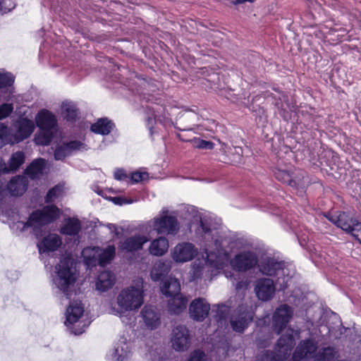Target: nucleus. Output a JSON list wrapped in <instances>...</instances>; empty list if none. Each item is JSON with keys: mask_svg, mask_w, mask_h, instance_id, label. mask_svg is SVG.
Instances as JSON below:
<instances>
[{"mask_svg": "<svg viewBox=\"0 0 361 361\" xmlns=\"http://www.w3.org/2000/svg\"><path fill=\"white\" fill-rule=\"evenodd\" d=\"M132 356L130 343L126 339H120L106 354L109 361H128Z\"/></svg>", "mask_w": 361, "mask_h": 361, "instance_id": "nucleus-14", "label": "nucleus"}, {"mask_svg": "<svg viewBox=\"0 0 361 361\" xmlns=\"http://www.w3.org/2000/svg\"><path fill=\"white\" fill-rule=\"evenodd\" d=\"M46 161L39 158L34 160L26 169V173L31 178H38L46 170Z\"/></svg>", "mask_w": 361, "mask_h": 361, "instance_id": "nucleus-28", "label": "nucleus"}, {"mask_svg": "<svg viewBox=\"0 0 361 361\" xmlns=\"http://www.w3.org/2000/svg\"><path fill=\"white\" fill-rule=\"evenodd\" d=\"M188 361H207L205 354L200 350H196L193 352Z\"/></svg>", "mask_w": 361, "mask_h": 361, "instance_id": "nucleus-45", "label": "nucleus"}, {"mask_svg": "<svg viewBox=\"0 0 361 361\" xmlns=\"http://www.w3.org/2000/svg\"><path fill=\"white\" fill-rule=\"evenodd\" d=\"M293 347V337L288 333L287 339L284 336L279 338L274 353H262L259 355L257 360L258 361H283L290 355Z\"/></svg>", "mask_w": 361, "mask_h": 361, "instance_id": "nucleus-9", "label": "nucleus"}, {"mask_svg": "<svg viewBox=\"0 0 361 361\" xmlns=\"http://www.w3.org/2000/svg\"><path fill=\"white\" fill-rule=\"evenodd\" d=\"M275 176L277 179L283 183L290 184L292 182L291 175L285 170H278L275 172Z\"/></svg>", "mask_w": 361, "mask_h": 361, "instance_id": "nucleus-40", "label": "nucleus"}, {"mask_svg": "<svg viewBox=\"0 0 361 361\" xmlns=\"http://www.w3.org/2000/svg\"><path fill=\"white\" fill-rule=\"evenodd\" d=\"M63 193V188L62 185H56L51 188L47 193L46 197L47 202H53Z\"/></svg>", "mask_w": 361, "mask_h": 361, "instance_id": "nucleus-37", "label": "nucleus"}, {"mask_svg": "<svg viewBox=\"0 0 361 361\" xmlns=\"http://www.w3.org/2000/svg\"><path fill=\"white\" fill-rule=\"evenodd\" d=\"M13 109L11 104H4L0 106V120L6 118Z\"/></svg>", "mask_w": 361, "mask_h": 361, "instance_id": "nucleus-41", "label": "nucleus"}, {"mask_svg": "<svg viewBox=\"0 0 361 361\" xmlns=\"http://www.w3.org/2000/svg\"><path fill=\"white\" fill-rule=\"evenodd\" d=\"M187 304V298L183 295H178L169 301V310L174 314H180L185 310Z\"/></svg>", "mask_w": 361, "mask_h": 361, "instance_id": "nucleus-31", "label": "nucleus"}, {"mask_svg": "<svg viewBox=\"0 0 361 361\" xmlns=\"http://www.w3.org/2000/svg\"><path fill=\"white\" fill-rule=\"evenodd\" d=\"M293 315V311L290 307L286 305H281L274 311L272 316V326L276 334H281L286 329V334L281 336H284L287 339V336L290 333L294 341V331L291 329H287V324L290 322ZM295 343L293 342V345Z\"/></svg>", "mask_w": 361, "mask_h": 361, "instance_id": "nucleus-10", "label": "nucleus"}, {"mask_svg": "<svg viewBox=\"0 0 361 361\" xmlns=\"http://www.w3.org/2000/svg\"><path fill=\"white\" fill-rule=\"evenodd\" d=\"M39 131L35 137L37 145H48L56 131L57 121L56 116L47 109L40 110L35 117Z\"/></svg>", "mask_w": 361, "mask_h": 361, "instance_id": "nucleus-6", "label": "nucleus"}, {"mask_svg": "<svg viewBox=\"0 0 361 361\" xmlns=\"http://www.w3.org/2000/svg\"><path fill=\"white\" fill-rule=\"evenodd\" d=\"M59 209L54 205L44 207L42 209L34 212L25 224L23 229L27 227L32 228L34 231L38 230L41 226L47 225L59 216Z\"/></svg>", "mask_w": 361, "mask_h": 361, "instance_id": "nucleus-8", "label": "nucleus"}, {"mask_svg": "<svg viewBox=\"0 0 361 361\" xmlns=\"http://www.w3.org/2000/svg\"><path fill=\"white\" fill-rule=\"evenodd\" d=\"M235 287H236L237 289H240L241 288L243 287V285L242 283H238L236 284Z\"/></svg>", "mask_w": 361, "mask_h": 361, "instance_id": "nucleus-52", "label": "nucleus"}, {"mask_svg": "<svg viewBox=\"0 0 361 361\" xmlns=\"http://www.w3.org/2000/svg\"><path fill=\"white\" fill-rule=\"evenodd\" d=\"M85 148V145L79 141H72L68 143L59 145L54 151V159L56 160H63L66 157Z\"/></svg>", "mask_w": 361, "mask_h": 361, "instance_id": "nucleus-18", "label": "nucleus"}, {"mask_svg": "<svg viewBox=\"0 0 361 361\" xmlns=\"http://www.w3.org/2000/svg\"><path fill=\"white\" fill-rule=\"evenodd\" d=\"M99 247H87L82 251V255L84 258V262L87 266H94L97 262L99 263Z\"/></svg>", "mask_w": 361, "mask_h": 361, "instance_id": "nucleus-32", "label": "nucleus"}, {"mask_svg": "<svg viewBox=\"0 0 361 361\" xmlns=\"http://www.w3.org/2000/svg\"><path fill=\"white\" fill-rule=\"evenodd\" d=\"M142 284L143 281L141 279L135 286L121 290L116 296L117 307L111 306L110 312L121 316L126 312L137 310L144 302Z\"/></svg>", "mask_w": 361, "mask_h": 361, "instance_id": "nucleus-2", "label": "nucleus"}, {"mask_svg": "<svg viewBox=\"0 0 361 361\" xmlns=\"http://www.w3.org/2000/svg\"><path fill=\"white\" fill-rule=\"evenodd\" d=\"M115 247L114 245H108L104 249H100L99 252V264L104 266L109 263L110 261L114 257Z\"/></svg>", "mask_w": 361, "mask_h": 361, "instance_id": "nucleus-35", "label": "nucleus"}, {"mask_svg": "<svg viewBox=\"0 0 361 361\" xmlns=\"http://www.w3.org/2000/svg\"><path fill=\"white\" fill-rule=\"evenodd\" d=\"M164 268V264L162 262L156 263L151 271V278L154 281L160 280L164 274L162 269Z\"/></svg>", "mask_w": 361, "mask_h": 361, "instance_id": "nucleus-38", "label": "nucleus"}, {"mask_svg": "<svg viewBox=\"0 0 361 361\" xmlns=\"http://www.w3.org/2000/svg\"><path fill=\"white\" fill-rule=\"evenodd\" d=\"M169 247L168 239L164 236H159L151 241L148 251L152 255L161 257L167 252Z\"/></svg>", "mask_w": 361, "mask_h": 361, "instance_id": "nucleus-24", "label": "nucleus"}, {"mask_svg": "<svg viewBox=\"0 0 361 361\" xmlns=\"http://www.w3.org/2000/svg\"><path fill=\"white\" fill-rule=\"evenodd\" d=\"M14 4L11 0H0V12L6 13L14 8Z\"/></svg>", "mask_w": 361, "mask_h": 361, "instance_id": "nucleus-43", "label": "nucleus"}, {"mask_svg": "<svg viewBox=\"0 0 361 361\" xmlns=\"http://www.w3.org/2000/svg\"><path fill=\"white\" fill-rule=\"evenodd\" d=\"M180 229L177 218L166 208L149 221L141 224L140 230L149 235L153 231L157 234L175 235Z\"/></svg>", "mask_w": 361, "mask_h": 361, "instance_id": "nucleus-3", "label": "nucleus"}, {"mask_svg": "<svg viewBox=\"0 0 361 361\" xmlns=\"http://www.w3.org/2000/svg\"><path fill=\"white\" fill-rule=\"evenodd\" d=\"M197 254V247L189 242L178 243L171 250L170 252L173 261L178 264L188 262L196 257Z\"/></svg>", "mask_w": 361, "mask_h": 361, "instance_id": "nucleus-11", "label": "nucleus"}, {"mask_svg": "<svg viewBox=\"0 0 361 361\" xmlns=\"http://www.w3.org/2000/svg\"><path fill=\"white\" fill-rule=\"evenodd\" d=\"M61 245L62 239L59 235L49 233L37 243V247L39 253H47L56 251Z\"/></svg>", "mask_w": 361, "mask_h": 361, "instance_id": "nucleus-20", "label": "nucleus"}, {"mask_svg": "<svg viewBox=\"0 0 361 361\" xmlns=\"http://www.w3.org/2000/svg\"><path fill=\"white\" fill-rule=\"evenodd\" d=\"M180 285L178 279L175 278L170 277L166 279L161 288V293L166 295V297L173 298L176 297L178 295H181L180 293Z\"/></svg>", "mask_w": 361, "mask_h": 361, "instance_id": "nucleus-27", "label": "nucleus"}, {"mask_svg": "<svg viewBox=\"0 0 361 361\" xmlns=\"http://www.w3.org/2000/svg\"><path fill=\"white\" fill-rule=\"evenodd\" d=\"M253 312L247 307H240L231 316L230 323L233 331L241 333L252 321Z\"/></svg>", "mask_w": 361, "mask_h": 361, "instance_id": "nucleus-12", "label": "nucleus"}, {"mask_svg": "<svg viewBox=\"0 0 361 361\" xmlns=\"http://www.w3.org/2000/svg\"><path fill=\"white\" fill-rule=\"evenodd\" d=\"M24 161L25 155L22 152L13 153L7 164L0 159V173L16 171Z\"/></svg>", "mask_w": 361, "mask_h": 361, "instance_id": "nucleus-23", "label": "nucleus"}, {"mask_svg": "<svg viewBox=\"0 0 361 361\" xmlns=\"http://www.w3.org/2000/svg\"><path fill=\"white\" fill-rule=\"evenodd\" d=\"M114 178L118 180H126V181H127L129 179L128 176L122 169H117L114 172Z\"/></svg>", "mask_w": 361, "mask_h": 361, "instance_id": "nucleus-46", "label": "nucleus"}, {"mask_svg": "<svg viewBox=\"0 0 361 361\" xmlns=\"http://www.w3.org/2000/svg\"><path fill=\"white\" fill-rule=\"evenodd\" d=\"M353 236L361 243V229L359 232L353 233Z\"/></svg>", "mask_w": 361, "mask_h": 361, "instance_id": "nucleus-50", "label": "nucleus"}, {"mask_svg": "<svg viewBox=\"0 0 361 361\" xmlns=\"http://www.w3.org/2000/svg\"><path fill=\"white\" fill-rule=\"evenodd\" d=\"M35 128L34 122L27 118H20L10 128L0 123V147L6 144L18 143L28 138Z\"/></svg>", "mask_w": 361, "mask_h": 361, "instance_id": "nucleus-4", "label": "nucleus"}, {"mask_svg": "<svg viewBox=\"0 0 361 361\" xmlns=\"http://www.w3.org/2000/svg\"><path fill=\"white\" fill-rule=\"evenodd\" d=\"M148 178V174L146 172L136 171L131 174L130 180L133 183H138Z\"/></svg>", "mask_w": 361, "mask_h": 361, "instance_id": "nucleus-44", "label": "nucleus"}, {"mask_svg": "<svg viewBox=\"0 0 361 361\" xmlns=\"http://www.w3.org/2000/svg\"><path fill=\"white\" fill-rule=\"evenodd\" d=\"M112 200L116 204H119V205H122L123 204H129V203L133 202L132 200H127L126 199H124L122 197H114L112 199Z\"/></svg>", "mask_w": 361, "mask_h": 361, "instance_id": "nucleus-48", "label": "nucleus"}, {"mask_svg": "<svg viewBox=\"0 0 361 361\" xmlns=\"http://www.w3.org/2000/svg\"><path fill=\"white\" fill-rule=\"evenodd\" d=\"M145 326L150 330L157 329L161 324V313L153 306L147 305L141 311Z\"/></svg>", "mask_w": 361, "mask_h": 361, "instance_id": "nucleus-16", "label": "nucleus"}, {"mask_svg": "<svg viewBox=\"0 0 361 361\" xmlns=\"http://www.w3.org/2000/svg\"><path fill=\"white\" fill-rule=\"evenodd\" d=\"M243 152L242 148L240 147H234V153L236 156H234V157L231 159L232 162L234 164H238L240 162V155Z\"/></svg>", "mask_w": 361, "mask_h": 361, "instance_id": "nucleus-47", "label": "nucleus"}, {"mask_svg": "<svg viewBox=\"0 0 361 361\" xmlns=\"http://www.w3.org/2000/svg\"><path fill=\"white\" fill-rule=\"evenodd\" d=\"M147 235V234H135L124 240L120 247L127 252L141 250L143 245L149 241Z\"/></svg>", "mask_w": 361, "mask_h": 361, "instance_id": "nucleus-22", "label": "nucleus"}, {"mask_svg": "<svg viewBox=\"0 0 361 361\" xmlns=\"http://www.w3.org/2000/svg\"><path fill=\"white\" fill-rule=\"evenodd\" d=\"M254 1L255 0H235V3L236 4H242V3H244L245 1L252 2Z\"/></svg>", "mask_w": 361, "mask_h": 361, "instance_id": "nucleus-51", "label": "nucleus"}, {"mask_svg": "<svg viewBox=\"0 0 361 361\" xmlns=\"http://www.w3.org/2000/svg\"><path fill=\"white\" fill-rule=\"evenodd\" d=\"M194 144L195 146H196L197 148L200 149H213L214 148V143L210 141H206L201 139H195L194 140Z\"/></svg>", "mask_w": 361, "mask_h": 361, "instance_id": "nucleus-42", "label": "nucleus"}, {"mask_svg": "<svg viewBox=\"0 0 361 361\" xmlns=\"http://www.w3.org/2000/svg\"><path fill=\"white\" fill-rule=\"evenodd\" d=\"M153 121V119L152 118H148L147 119V122H148V125L149 126Z\"/></svg>", "mask_w": 361, "mask_h": 361, "instance_id": "nucleus-53", "label": "nucleus"}, {"mask_svg": "<svg viewBox=\"0 0 361 361\" xmlns=\"http://www.w3.org/2000/svg\"><path fill=\"white\" fill-rule=\"evenodd\" d=\"M108 228L111 232H114L116 235H118V228L115 224H108Z\"/></svg>", "mask_w": 361, "mask_h": 361, "instance_id": "nucleus-49", "label": "nucleus"}, {"mask_svg": "<svg viewBox=\"0 0 361 361\" xmlns=\"http://www.w3.org/2000/svg\"><path fill=\"white\" fill-rule=\"evenodd\" d=\"M90 322L84 315V307L80 301L72 302L66 312L65 325L75 335L85 331Z\"/></svg>", "mask_w": 361, "mask_h": 361, "instance_id": "nucleus-7", "label": "nucleus"}, {"mask_svg": "<svg viewBox=\"0 0 361 361\" xmlns=\"http://www.w3.org/2000/svg\"><path fill=\"white\" fill-rule=\"evenodd\" d=\"M81 229L80 223L77 219H68L65 224L61 228L62 234L68 235H75L78 233Z\"/></svg>", "mask_w": 361, "mask_h": 361, "instance_id": "nucleus-34", "label": "nucleus"}, {"mask_svg": "<svg viewBox=\"0 0 361 361\" xmlns=\"http://www.w3.org/2000/svg\"><path fill=\"white\" fill-rule=\"evenodd\" d=\"M209 310V304L204 299L197 298L190 303L189 314L194 320L202 321L207 317Z\"/></svg>", "mask_w": 361, "mask_h": 361, "instance_id": "nucleus-17", "label": "nucleus"}, {"mask_svg": "<svg viewBox=\"0 0 361 361\" xmlns=\"http://www.w3.org/2000/svg\"><path fill=\"white\" fill-rule=\"evenodd\" d=\"M61 114L67 120H74L78 114V109L71 101H63L61 106Z\"/></svg>", "mask_w": 361, "mask_h": 361, "instance_id": "nucleus-30", "label": "nucleus"}, {"mask_svg": "<svg viewBox=\"0 0 361 361\" xmlns=\"http://www.w3.org/2000/svg\"><path fill=\"white\" fill-rule=\"evenodd\" d=\"M255 290L260 300L267 301L273 298L276 288L271 279H261L257 281Z\"/></svg>", "mask_w": 361, "mask_h": 361, "instance_id": "nucleus-19", "label": "nucleus"}, {"mask_svg": "<svg viewBox=\"0 0 361 361\" xmlns=\"http://www.w3.org/2000/svg\"><path fill=\"white\" fill-rule=\"evenodd\" d=\"M114 124L108 118H99L91 126V130L95 133L101 135H108L110 133Z\"/></svg>", "mask_w": 361, "mask_h": 361, "instance_id": "nucleus-29", "label": "nucleus"}, {"mask_svg": "<svg viewBox=\"0 0 361 361\" xmlns=\"http://www.w3.org/2000/svg\"><path fill=\"white\" fill-rule=\"evenodd\" d=\"M13 82L14 78L11 73L0 72V88L11 86Z\"/></svg>", "mask_w": 361, "mask_h": 361, "instance_id": "nucleus-39", "label": "nucleus"}, {"mask_svg": "<svg viewBox=\"0 0 361 361\" xmlns=\"http://www.w3.org/2000/svg\"><path fill=\"white\" fill-rule=\"evenodd\" d=\"M317 349V345L311 340L303 341L297 347L293 355V361H305L312 357Z\"/></svg>", "mask_w": 361, "mask_h": 361, "instance_id": "nucleus-21", "label": "nucleus"}, {"mask_svg": "<svg viewBox=\"0 0 361 361\" xmlns=\"http://www.w3.org/2000/svg\"><path fill=\"white\" fill-rule=\"evenodd\" d=\"M336 357H337V352L334 348L328 347L316 355L314 361H334Z\"/></svg>", "mask_w": 361, "mask_h": 361, "instance_id": "nucleus-36", "label": "nucleus"}, {"mask_svg": "<svg viewBox=\"0 0 361 361\" xmlns=\"http://www.w3.org/2000/svg\"><path fill=\"white\" fill-rule=\"evenodd\" d=\"M171 344L173 348L177 351H184L189 348L190 335L186 327L178 326L173 329Z\"/></svg>", "mask_w": 361, "mask_h": 361, "instance_id": "nucleus-15", "label": "nucleus"}, {"mask_svg": "<svg viewBox=\"0 0 361 361\" xmlns=\"http://www.w3.org/2000/svg\"><path fill=\"white\" fill-rule=\"evenodd\" d=\"M187 212L191 214L193 223H200L197 231L205 241H213L212 245H206V257L197 259L192 264L190 271L192 280L202 276L205 266L219 270L230 264L233 270L245 272L257 265L258 257L252 250V244L249 240L219 235L217 231L208 227L207 221L195 208L189 207Z\"/></svg>", "mask_w": 361, "mask_h": 361, "instance_id": "nucleus-1", "label": "nucleus"}, {"mask_svg": "<svg viewBox=\"0 0 361 361\" xmlns=\"http://www.w3.org/2000/svg\"><path fill=\"white\" fill-rule=\"evenodd\" d=\"M262 271L269 276L276 275L279 279L286 274V269L281 262H269L263 267Z\"/></svg>", "mask_w": 361, "mask_h": 361, "instance_id": "nucleus-33", "label": "nucleus"}, {"mask_svg": "<svg viewBox=\"0 0 361 361\" xmlns=\"http://www.w3.org/2000/svg\"><path fill=\"white\" fill-rule=\"evenodd\" d=\"M115 283V276L110 271H102L98 276L96 281V289L100 292H105L111 288Z\"/></svg>", "mask_w": 361, "mask_h": 361, "instance_id": "nucleus-26", "label": "nucleus"}, {"mask_svg": "<svg viewBox=\"0 0 361 361\" xmlns=\"http://www.w3.org/2000/svg\"><path fill=\"white\" fill-rule=\"evenodd\" d=\"M326 218L333 224L341 228L343 231L350 233L359 232L361 230V222L350 217L347 214L342 212L338 214L326 216Z\"/></svg>", "mask_w": 361, "mask_h": 361, "instance_id": "nucleus-13", "label": "nucleus"}, {"mask_svg": "<svg viewBox=\"0 0 361 361\" xmlns=\"http://www.w3.org/2000/svg\"><path fill=\"white\" fill-rule=\"evenodd\" d=\"M27 181L24 176H17L12 178L7 188L12 195L18 196L23 195L27 189Z\"/></svg>", "mask_w": 361, "mask_h": 361, "instance_id": "nucleus-25", "label": "nucleus"}, {"mask_svg": "<svg viewBox=\"0 0 361 361\" xmlns=\"http://www.w3.org/2000/svg\"><path fill=\"white\" fill-rule=\"evenodd\" d=\"M226 276L227 278H228V277H231V275H230V276H228V275L226 274Z\"/></svg>", "mask_w": 361, "mask_h": 361, "instance_id": "nucleus-54", "label": "nucleus"}, {"mask_svg": "<svg viewBox=\"0 0 361 361\" xmlns=\"http://www.w3.org/2000/svg\"><path fill=\"white\" fill-rule=\"evenodd\" d=\"M78 275L75 260L70 255L65 256L56 267L54 283L57 288L68 296Z\"/></svg>", "mask_w": 361, "mask_h": 361, "instance_id": "nucleus-5", "label": "nucleus"}]
</instances>
